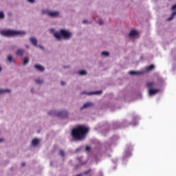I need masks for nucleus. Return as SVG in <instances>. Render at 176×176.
<instances>
[{"mask_svg":"<svg viewBox=\"0 0 176 176\" xmlns=\"http://www.w3.org/2000/svg\"><path fill=\"white\" fill-rule=\"evenodd\" d=\"M89 131H90V129L85 126V125H78L72 130V139L76 141H83Z\"/></svg>","mask_w":176,"mask_h":176,"instance_id":"1","label":"nucleus"},{"mask_svg":"<svg viewBox=\"0 0 176 176\" xmlns=\"http://www.w3.org/2000/svg\"><path fill=\"white\" fill-rule=\"evenodd\" d=\"M1 35L3 36H6L7 38H10L13 36H21L25 35V32L24 31H16L12 30H3L0 31Z\"/></svg>","mask_w":176,"mask_h":176,"instance_id":"2","label":"nucleus"},{"mask_svg":"<svg viewBox=\"0 0 176 176\" xmlns=\"http://www.w3.org/2000/svg\"><path fill=\"white\" fill-rule=\"evenodd\" d=\"M71 32L64 30L61 29L60 32H56L54 34V36L58 40V41H61L63 39V36L65 38V39H69L71 38Z\"/></svg>","mask_w":176,"mask_h":176,"instance_id":"3","label":"nucleus"},{"mask_svg":"<svg viewBox=\"0 0 176 176\" xmlns=\"http://www.w3.org/2000/svg\"><path fill=\"white\" fill-rule=\"evenodd\" d=\"M49 115H56L58 118H64L65 116H67V111H60L59 113L56 114V112L54 111H50Z\"/></svg>","mask_w":176,"mask_h":176,"instance_id":"4","label":"nucleus"},{"mask_svg":"<svg viewBox=\"0 0 176 176\" xmlns=\"http://www.w3.org/2000/svg\"><path fill=\"white\" fill-rule=\"evenodd\" d=\"M47 13L48 16H50V17H58L60 15V12L58 11H48Z\"/></svg>","mask_w":176,"mask_h":176,"instance_id":"5","label":"nucleus"},{"mask_svg":"<svg viewBox=\"0 0 176 176\" xmlns=\"http://www.w3.org/2000/svg\"><path fill=\"white\" fill-rule=\"evenodd\" d=\"M94 103L91 102H86L85 104H84V105L80 108V110H83L86 108H91V107H94Z\"/></svg>","mask_w":176,"mask_h":176,"instance_id":"6","label":"nucleus"},{"mask_svg":"<svg viewBox=\"0 0 176 176\" xmlns=\"http://www.w3.org/2000/svg\"><path fill=\"white\" fill-rule=\"evenodd\" d=\"M155 82L153 81L148 82L146 84V86L148 90L153 89V87H155Z\"/></svg>","mask_w":176,"mask_h":176,"instance_id":"7","label":"nucleus"},{"mask_svg":"<svg viewBox=\"0 0 176 176\" xmlns=\"http://www.w3.org/2000/svg\"><path fill=\"white\" fill-rule=\"evenodd\" d=\"M159 93V89H148V94L149 96H155V94Z\"/></svg>","mask_w":176,"mask_h":176,"instance_id":"8","label":"nucleus"},{"mask_svg":"<svg viewBox=\"0 0 176 176\" xmlns=\"http://www.w3.org/2000/svg\"><path fill=\"white\" fill-rule=\"evenodd\" d=\"M34 67L37 69V71H40L41 72H43V71H45V67H43L42 65H35Z\"/></svg>","mask_w":176,"mask_h":176,"instance_id":"9","label":"nucleus"},{"mask_svg":"<svg viewBox=\"0 0 176 176\" xmlns=\"http://www.w3.org/2000/svg\"><path fill=\"white\" fill-rule=\"evenodd\" d=\"M30 41L31 42L32 44H33L34 46H36V45H38V40H36V38H30Z\"/></svg>","mask_w":176,"mask_h":176,"instance_id":"10","label":"nucleus"},{"mask_svg":"<svg viewBox=\"0 0 176 176\" xmlns=\"http://www.w3.org/2000/svg\"><path fill=\"white\" fill-rule=\"evenodd\" d=\"M137 35H138V32H137L136 30H132L129 33V36L131 37L137 36Z\"/></svg>","mask_w":176,"mask_h":176,"instance_id":"11","label":"nucleus"},{"mask_svg":"<svg viewBox=\"0 0 176 176\" xmlns=\"http://www.w3.org/2000/svg\"><path fill=\"white\" fill-rule=\"evenodd\" d=\"M32 144L34 146H36V145L39 144V140L38 139H33Z\"/></svg>","mask_w":176,"mask_h":176,"instance_id":"12","label":"nucleus"},{"mask_svg":"<svg viewBox=\"0 0 176 176\" xmlns=\"http://www.w3.org/2000/svg\"><path fill=\"white\" fill-rule=\"evenodd\" d=\"M23 54H24V50H19L16 52V56H20L21 57H23Z\"/></svg>","mask_w":176,"mask_h":176,"instance_id":"13","label":"nucleus"},{"mask_svg":"<svg viewBox=\"0 0 176 176\" xmlns=\"http://www.w3.org/2000/svg\"><path fill=\"white\" fill-rule=\"evenodd\" d=\"M176 16V11L172 13L171 16L167 19V21H171L173 19H174V16Z\"/></svg>","mask_w":176,"mask_h":176,"instance_id":"14","label":"nucleus"},{"mask_svg":"<svg viewBox=\"0 0 176 176\" xmlns=\"http://www.w3.org/2000/svg\"><path fill=\"white\" fill-rule=\"evenodd\" d=\"M129 74H130V75H141V74H142V73H141L140 72L131 71V72H129Z\"/></svg>","mask_w":176,"mask_h":176,"instance_id":"15","label":"nucleus"},{"mask_svg":"<svg viewBox=\"0 0 176 176\" xmlns=\"http://www.w3.org/2000/svg\"><path fill=\"white\" fill-rule=\"evenodd\" d=\"M91 94H96V95L102 94V91H98L91 92L88 94L89 96H91Z\"/></svg>","mask_w":176,"mask_h":176,"instance_id":"16","label":"nucleus"},{"mask_svg":"<svg viewBox=\"0 0 176 176\" xmlns=\"http://www.w3.org/2000/svg\"><path fill=\"white\" fill-rule=\"evenodd\" d=\"M146 71H152V69H155V65H151L150 66L146 67Z\"/></svg>","mask_w":176,"mask_h":176,"instance_id":"17","label":"nucleus"},{"mask_svg":"<svg viewBox=\"0 0 176 176\" xmlns=\"http://www.w3.org/2000/svg\"><path fill=\"white\" fill-rule=\"evenodd\" d=\"M10 89H0V94H2V93H10Z\"/></svg>","mask_w":176,"mask_h":176,"instance_id":"18","label":"nucleus"},{"mask_svg":"<svg viewBox=\"0 0 176 176\" xmlns=\"http://www.w3.org/2000/svg\"><path fill=\"white\" fill-rule=\"evenodd\" d=\"M59 155L62 157H64L65 156V152L64 151V150H60L59 151Z\"/></svg>","mask_w":176,"mask_h":176,"instance_id":"19","label":"nucleus"},{"mask_svg":"<svg viewBox=\"0 0 176 176\" xmlns=\"http://www.w3.org/2000/svg\"><path fill=\"white\" fill-rule=\"evenodd\" d=\"M8 60L9 61V63H13V56H12L11 55H9L8 56Z\"/></svg>","mask_w":176,"mask_h":176,"instance_id":"20","label":"nucleus"},{"mask_svg":"<svg viewBox=\"0 0 176 176\" xmlns=\"http://www.w3.org/2000/svg\"><path fill=\"white\" fill-rule=\"evenodd\" d=\"M28 61H30V59H28V58H25L23 59V65H25V64H28Z\"/></svg>","mask_w":176,"mask_h":176,"instance_id":"21","label":"nucleus"},{"mask_svg":"<svg viewBox=\"0 0 176 176\" xmlns=\"http://www.w3.org/2000/svg\"><path fill=\"white\" fill-rule=\"evenodd\" d=\"M102 56H105L106 57H108V56H109V52H102Z\"/></svg>","mask_w":176,"mask_h":176,"instance_id":"22","label":"nucleus"},{"mask_svg":"<svg viewBox=\"0 0 176 176\" xmlns=\"http://www.w3.org/2000/svg\"><path fill=\"white\" fill-rule=\"evenodd\" d=\"M79 74L80 75H86V74H87V72H86L85 70H81L79 72Z\"/></svg>","mask_w":176,"mask_h":176,"instance_id":"23","label":"nucleus"},{"mask_svg":"<svg viewBox=\"0 0 176 176\" xmlns=\"http://www.w3.org/2000/svg\"><path fill=\"white\" fill-rule=\"evenodd\" d=\"M35 82L36 83H37V85H41V83H43V80H36Z\"/></svg>","mask_w":176,"mask_h":176,"instance_id":"24","label":"nucleus"},{"mask_svg":"<svg viewBox=\"0 0 176 176\" xmlns=\"http://www.w3.org/2000/svg\"><path fill=\"white\" fill-rule=\"evenodd\" d=\"M98 24H99V25H102V24H104V21H102V19H100L98 20Z\"/></svg>","mask_w":176,"mask_h":176,"instance_id":"25","label":"nucleus"},{"mask_svg":"<svg viewBox=\"0 0 176 176\" xmlns=\"http://www.w3.org/2000/svg\"><path fill=\"white\" fill-rule=\"evenodd\" d=\"M91 149V148L90 147V146H87L85 148L86 152H90Z\"/></svg>","mask_w":176,"mask_h":176,"instance_id":"26","label":"nucleus"},{"mask_svg":"<svg viewBox=\"0 0 176 176\" xmlns=\"http://www.w3.org/2000/svg\"><path fill=\"white\" fill-rule=\"evenodd\" d=\"M5 18V14H3V12H0V19H4Z\"/></svg>","mask_w":176,"mask_h":176,"instance_id":"27","label":"nucleus"},{"mask_svg":"<svg viewBox=\"0 0 176 176\" xmlns=\"http://www.w3.org/2000/svg\"><path fill=\"white\" fill-rule=\"evenodd\" d=\"M91 171V169H89V170H85V171L84 172V174H85V175L89 174V173H90Z\"/></svg>","mask_w":176,"mask_h":176,"instance_id":"28","label":"nucleus"},{"mask_svg":"<svg viewBox=\"0 0 176 176\" xmlns=\"http://www.w3.org/2000/svg\"><path fill=\"white\" fill-rule=\"evenodd\" d=\"M176 9V3L172 7V10H175Z\"/></svg>","mask_w":176,"mask_h":176,"instance_id":"29","label":"nucleus"},{"mask_svg":"<svg viewBox=\"0 0 176 176\" xmlns=\"http://www.w3.org/2000/svg\"><path fill=\"white\" fill-rule=\"evenodd\" d=\"M28 1L31 3H34V2H35V0H28Z\"/></svg>","mask_w":176,"mask_h":176,"instance_id":"30","label":"nucleus"},{"mask_svg":"<svg viewBox=\"0 0 176 176\" xmlns=\"http://www.w3.org/2000/svg\"><path fill=\"white\" fill-rule=\"evenodd\" d=\"M82 23H83V24H87V20H84V21H82Z\"/></svg>","mask_w":176,"mask_h":176,"instance_id":"31","label":"nucleus"},{"mask_svg":"<svg viewBox=\"0 0 176 176\" xmlns=\"http://www.w3.org/2000/svg\"><path fill=\"white\" fill-rule=\"evenodd\" d=\"M3 141H5V139H3V138H0V142H3Z\"/></svg>","mask_w":176,"mask_h":176,"instance_id":"32","label":"nucleus"},{"mask_svg":"<svg viewBox=\"0 0 176 176\" xmlns=\"http://www.w3.org/2000/svg\"><path fill=\"white\" fill-rule=\"evenodd\" d=\"M21 166H22V167H24V166H25V162H23V163L21 164Z\"/></svg>","mask_w":176,"mask_h":176,"instance_id":"33","label":"nucleus"},{"mask_svg":"<svg viewBox=\"0 0 176 176\" xmlns=\"http://www.w3.org/2000/svg\"><path fill=\"white\" fill-rule=\"evenodd\" d=\"M61 85H62V86H64V85H65V82L62 81V82H61Z\"/></svg>","mask_w":176,"mask_h":176,"instance_id":"34","label":"nucleus"},{"mask_svg":"<svg viewBox=\"0 0 176 176\" xmlns=\"http://www.w3.org/2000/svg\"><path fill=\"white\" fill-rule=\"evenodd\" d=\"M25 47L27 48V49H29V46L28 45H25Z\"/></svg>","mask_w":176,"mask_h":176,"instance_id":"35","label":"nucleus"},{"mask_svg":"<svg viewBox=\"0 0 176 176\" xmlns=\"http://www.w3.org/2000/svg\"><path fill=\"white\" fill-rule=\"evenodd\" d=\"M39 47H41V49H43V47L42 46H39Z\"/></svg>","mask_w":176,"mask_h":176,"instance_id":"36","label":"nucleus"},{"mask_svg":"<svg viewBox=\"0 0 176 176\" xmlns=\"http://www.w3.org/2000/svg\"><path fill=\"white\" fill-rule=\"evenodd\" d=\"M0 71H2V67H0Z\"/></svg>","mask_w":176,"mask_h":176,"instance_id":"37","label":"nucleus"},{"mask_svg":"<svg viewBox=\"0 0 176 176\" xmlns=\"http://www.w3.org/2000/svg\"><path fill=\"white\" fill-rule=\"evenodd\" d=\"M51 31H54V30L52 29Z\"/></svg>","mask_w":176,"mask_h":176,"instance_id":"38","label":"nucleus"},{"mask_svg":"<svg viewBox=\"0 0 176 176\" xmlns=\"http://www.w3.org/2000/svg\"><path fill=\"white\" fill-rule=\"evenodd\" d=\"M82 94H85V92H82Z\"/></svg>","mask_w":176,"mask_h":176,"instance_id":"39","label":"nucleus"}]
</instances>
